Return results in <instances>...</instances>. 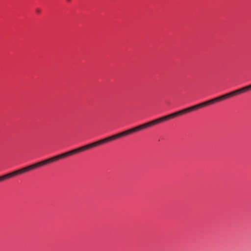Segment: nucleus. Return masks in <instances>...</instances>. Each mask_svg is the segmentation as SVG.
<instances>
[{"label": "nucleus", "instance_id": "1", "mask_svg": "<svg viewBox=\"0 0 251 251\" xmlns=\"http://www.w3.org/2000/svg\"><path fill=\"white\" fill-rule=\"evenodd\" d=\"M86 150V145L64 152L0 176V181Z\"/></svg>", "mask_w": 251, "mask_h": 251}, {"label": "nucleus", "instance_id": "3", "mask_svg": "<svg viewBox=\"0 0 251 251\" xmlns=\"http://www.w3.org/2000/svg\"><path fill=\"white\" fill-rule=\"evenodd\" d=\"M36 12L38 13H40L41 12V10L39 9H36Z\"/></svg>", "mask_w": 251, "mask_h": 251}, {"label": "nucleus", "instance_id": "4", "mask_svg": "<svg viewBox=\"0 0 251 251\" xmlns=\"http://www.w3.org/2000/svg\"><path fill=\"white\" fill-rule=\"evenodd\" d=\"M68 0V1H71V0Z\"/></svg>", "mask_w": 251, "mask_h": 251}, {"label": "nucleus", "instance_id": "2", "mask_svg": "<svg viewBox=\"0 0 251 251\" xmlns=\"http://www.w3.org/2000/svg\"><path fill=\"white\" fill-rule=\"evenodd\" d=\"M251 90V84L206 101V106Z\"/></svg>", "mask_w": 251, "mask_h": 251}]
</instances>
